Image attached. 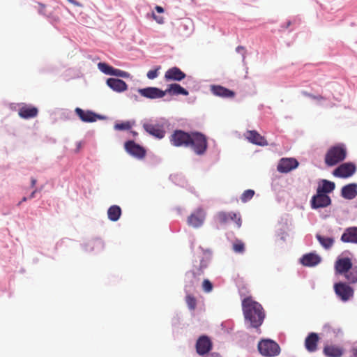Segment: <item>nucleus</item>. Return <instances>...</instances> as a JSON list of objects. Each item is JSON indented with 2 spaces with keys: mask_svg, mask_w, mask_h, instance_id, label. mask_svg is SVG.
I'll return each instance as SVG.
<instances>
[{
  "mask_svg": "<svg viewBox=\"0 0 357 357\" xmlns=\"http://www.w3.org/2000/svg\"><path fill=\"white\" fill-rule=\"evenodd\" d=\"M242 310L245 319L250 323V326L259 328L265 318L261 305L251 297H247L242 301Z\"/></svg>",
  "mask_w": 357,
  "mask_h": 357,
  "instance_id": "1",
  "label": "nucleus"
},
{
  "mask_svg": "<svg viewBox=\"0 0 357 357\" xmlns=\"http://www.w3.org/2000/svg\"><path fill=\"white\" fill-rule=\"evenodd\" d=\"M347 150L344 144H337L331 146L324 157V162L328 167H333L345 160Z\"/></svg>",
  "mask_w": 357,
  "mask_h": 357,
  "instance_id": "2",
  "label": "nucleus"
},
{
  "mask_svg": "<svg viewBox=\"0 0 357 357\" xmlns=\"http://www.w3.org/2000/svg\"><path fill=\"white\" fill-rule=\"evenodd\" d=\"M191 139L189 144L192 151L199 155H204L208 148L207 137L199 132H191Z\"/></svg>",
  "mask_w": 357,
  "mask_h": 357,
  "instance_id": "3",
  "label": "nucleus"
},
{
  "mask_svg": "<svg viewBox=\"0 0 357 357\" xmlns=\"http://www.w3.org/2000/svg\"><path fill=\"white\" fill-rule=\"evenodd\" d=\"M165 126L166 123L164 121H150L143 124L146 132L160 139L165 136Z\"/></svg>",
  "mask_w": 357,
  "mask_h": 357,
  "instance_id": "4",
  "label": "nucleus"
},
{
  "mask_svg": "<svg viewBox=\"0 0 357 357\" xmlns=\"http://www.w3.org/2000/svg\"><path fill=\"white\" fill-rule=\"evenodd\" d=\"M258 350L264 356L273 357L280 352L278 344L271 340H263L258 343Z\"/></svg>",
  "mask_w": 357,
  "mask_h": 357,
  "instance_id": "5",
  "label": "nucleus"
},
{
  "mask_svg": "<svg viewBox=\"0 0 357 357\" xmlns=\"http://www.w3.org/2000/svg\"><path fill=\"white\" fill-rule=\"evenodd\" d=\"M191 132H186L181 130H176L171 135L169 141L172 145L176 147H189L191 139Z\"/></svg>",
  "mask_w": 357,
  "mask_h": 357,
  "instance_id": "6",
  "label": "nucleus"
},
{
  "mask_svg": "<svg viewBox=\"0 0 357 357\" xmlns=\"http://www.w3.org/2000/svg\"><path fill=\"white\" fill-rule=\"evenodd\" d=\"M334 291L336 295L344 302L349 301L354 296L353 288L344 282L335 283Z\"/></svg>",
  "mask_w": 357,
  "mask_h": 357,
  "instance_id": "7",
  "label": "nucleus"
},
{
  "mask_svg": "<svg viewBox=\"0 0 357 357\" xmlns=\"http://www.w3.org/2000/svg\"><path fill=\"white\" fill-rule=\"evenodd\" d=\"M356 167L352 162H345L334 169L333 174L338 178H348L351 176L356 172Z\"/></svg>",
  "mask_w": 357,
  "mask_h": 357,
  "instance_id": "8",
  "label": "nucleus"
},
{
  "mask_svg": "<svg viewBox=\"0 0 357 357\" xmlns=\"http://www.w3.org/2000/svg\"><path fill=\"white\" fill-rule=\"evenodd\" d=\"M206 215V213L202 208H197L188 218V225L195 228L200 227L204 222Z\"/></svg>",
  "mask_w": 357,
  "mask_h": 357,
  "instance_id": "9",
  "label": "nucleus"
},
{
  "mask_svg": "<svg viewBox=\"0 0 357 357\" xmlns=\"http://www.w3.org/2000/svg\"><path fill=\"white\" fill-rule=\"evenodd\" d=\"M124 146L129 154L138 159H143L146 155V150L134 141L129 140L126 142Z\"/></svg>",
  "mask_w": 357,
  "mask_h": 357,
  "instance_id": "10",
  "label": "nucleus"
},
{
  "mask_svg": "<svg viewBox=\"0 0 357 357\" xmlns=\"http://www.w3.org/2000/svg\"><path fill=\"white\" fill-rule=\"evenodd\" d=\"M213 347V343L206 335L200 336L196 342V351L199 355L203 356L208 353Z\"/></svg>",
  "mask_w": 357,
  "mask_h": 357,
  "instance_id": "11",
  "label": "nucleus"
},
{
  "mask_svg": "<svg viewBox=\"0 0 357 357\" xmlns=\"http://www.w3.org/2000/svg\"><path fill=\"white\" fill-rule=\"evenodd\" d=\"M217 219L219 222L222 224L227 223L229 220H233L235 222L238 228H240L242 225V220L238 213L234 212H225L220 211L217 214Z\"/></svg>",
  "mask_w": 357,
  "mask_h": 357,
  "instance_id": "12",
  "label": "nucleus"
},
{
  "mask_svg": "<svg viewBox=\"0 0 357 357\" xmlns=\"http://www.w3.org/2000/svg\"><path fill=\"white\" fill-rule=\"evenodd\" d=\"M310 203L312 208H325L331 205V199L327 195L317 192V194L312 197Z\"/></svg>",
  "mask_w": 357,
  "mask_h": 357,
  "instance_id": "13",
  "label": "nucleus"
},
{
  "mask_svg": "<svg viewBox=\"0 0 357 357\" xmlns=\"http://www.w3.org/2000/svg\"><path fill=\"white\" fill-rule=\"evenodd\" d=\"M298 166V162L291 158H283L280 159L277 169L281 173H288Z\"/></svg>",
  "mask_w": 357,
  "mask_h": 357,
  "instance_id": "14",
  "label": "nucleus"
},
{
  "mask_svg": "<svg viewBox=\"0 0 357 357\" xmlns=\"http://www.w3.org/2000/svg\"><path fill=\"white\" fill-rule=\"evenodd\" d=\"M138 92L142 96L150 99L160 98L165 96V91L156 87L140 89Z\"/></svg>",
  "mask_w": 357,
  "mask_h": 357,
  "instance_id": "15",
  "label": "nucleus"
},
{
  "mask_svg": "<svg viewBox=\"0 0 357 357\" xmlns=\"http://www.w3.org/2000/svg\"><path fill=\"white\" fill-rule=\"evenodd\" d=\"M185 77V73L177 67H172L168 69L165 74L166 81H181Z\"/></svg>",
  "mask_w": 357,
  "mask_h": 357,
  "instance_id": "16",
  "label": "nucleus"
},
{
  "mask_svg": "<svg viewBox=\"0 0 357 357\" xmlns=\"http://www.w3.org/2000/svg\"><path fill=\"white\" fill-rule=\"evenodd\" d=\"M352 262L348 257L338 259L335 264V272L337 274L344 275L352 267Z\"/></svg>",
  "mask_w": 357,
  "mask_h": 357,
  "instance_id": "17",
  "label": "nucleus"
},
{
  "mask_svg": "<svg viewBox=\"0 0 357 357\" xmlns=\"http://www.w3.org/2000/svg\"><path fill=\"white\" fill-rule=\"evenodd\" d=\"M211 91L216 96L225 98H232L235 96V93L220 85H212Z\"/></svg>",
  "mask_w": 357,
  "mask_h": 357,
  "instance_id": "18",
  "label": "nucleus"
},
{
  "mask_svg": "<svg viewBox=\"0 0 357 357\" xmlns=\"http://www.w3.org/2000/svg\"><path fill=\"white\" fill-rule=\"evenodd\" d=\"M75 112L84 122H95L98 119H100L99 115L89 110L84 111L81 108L77 107Z\"/></svg>",
  "mask_w": 357,
  "mask_h": 357,
  "instance_id": "19",
  "label": "nucleus"
},
{
  "mask_svg": "<svg viewBox=\"0 0 357 357\" xmlns=\"http://www.w3.org/2000/svg\"><path fill=\"white\" fill-rule=\"evenodd\" d=\"M341 241L344 243L357 244V227L347 228L341 236Z\"/></svg>",
  "mask_w": 357,
  "mask_h": 357,
  "instance_id": "20",
  "label": "nucleus"
},
{
  "mask_svg": "<svg viewBox=\"0 0 357 357\" xmlns=\"http://www.w3.org/2000/svg\"><path fill=\"white\" fill-rule=\"evenodd\" d=\"M246 138L252 144L259 146H266L268 142L264 137L261 136L255 130H249L246 133Z\"/></svg>",
  "mask_w": 357,
  "mask_h": 357,
  "instance_id": "21",
  "label": "nucleus"
},
{
  "mask_svg": "<svg viewBox=\"0 0 357 357\" xmlns=\"http://www.w3.org/2000/svg\"><path fill=\"white\" fill-rule=\"evenodd\" d=\"M321 257L314 253L304 255L300 259L301 263L305 266H314L321 262Z\"/></svg>",
  "mask_w": 357,
  "mask_h": 357,
  "instance_id": "22",
  "label": "nucleus"
},
{
  "mask_svg": "<svg viewBox=\"0 0 357 357\" xmlns=\"http://www.w3.org/2000/svg\"><path fill=\"white\" fill-rule=\"evenodd\" d=\"M38 110L36 107L24 105L19 109V116L25 119L34 118L38 115Z\"/></svg>",
  "mask_w": 357,
  "mask_h": 357,
  "instance_id": "23",
  "label": "nucleus"
},
{
  "mask_svg": "<svg viewBox=\"0 0 357 357\" xmlns=\"http://www.w3.org/2000/svg\"><path fill=\"white\" fill-rule=\"evenodd\" d=\"M107 84L112 90L119 93L125 91L128 89L127 84L123 80L119 79L109 78L107 80Z\"/></svg>",
  "mask_w": 357,
  "mask_h": 357,
  "instance_id": "24",
  "label": "nucleus"
},
{
  "mask_svg": "<svg viewBox=\"0 0 357 357\" xmlns=\"http://www.w3.org/2000/svg\"><path fill=\"white\" fill-rule=\"evenodd\" d=\"M319 340L318 335L315 333H310L305 340V347L310 352H314L317 349V343Z\"/></svg>",
  "mask_w": 357,
  "mask_h": 357,
  "instance_id": "25",
  "label": "nucleus"
},
{
  "mask_svg": "<svg viewBox=\"0 0 357 357\" xmlns=\"http://www.w3.org/2000/svg\"><path fill=\"white\" fill-rule=\"evenodd\" d=\"M342 196L347 199H352L357 196V184L350 183L344 185L341 190Z\"/></svg>",
  "mask_w": 357,
  "mask_h": 357,
  "instance_id": "26",
  "label": "nucleus"
},
{
  "mask_svg": "<svg viewBox=\"0 0 357 357\" xmlns=\"http://www.w3.org/2000/svg\"><path fill=\"white\" fill-rule=\"evenodd\" d=\"M335 185L334 182L323 179L319 183L317 191V193H322L326 195L334 190Z\"/></svg>",
  "mask_w": 357,
  "mask_h": 357,
  "instance_id": "27",
  "label": "nucleus"
},
{
  "mask_svg": "<svg viewBox=\"0 0 357 357\" xmlns=\"http://www.w3.org/2000/svg\"><path fill=\"white\" fill-rule=\"evenodd\" d=\"M324 354L328 357H341L343 354V349L335 345H326L324 348Z\"/></svg>",
  "mask_w": 357,
  "mask_h": 357,
  "instance_id": "28",
  "label": "nucleus"
},
{
  "mask_svg": "<svg viewBox=\"0 0 357 357\" xmlns=\"http://www.w3.org/2000/svg\"><path fill=\"white\" fill-rule=\"evenodd\" d=\"M165 94L169 93L171 95H179L182 94L184 96L188 95V91L183 88L181 85L178 84H172L169 86L168 89H167L165 91Z\"/></svg>",
  "mask_w": 357,
  "mask_h": 357,
  "instance_id": "29",
  "label": "nucleus"
},
{
  "mask_svg": "<svg viewBox=\"0 0 357 357\" xmlns=\"http://www.w3.org/2000/svg\"><path fill=\"white\" fill-rule=\"evenodd\" d=\"M121 215V209L117 205L110 206L107 210L108 218L113 222L117 221Z\"/></svg>",
  "mask_w": 357,
  "mask_h": 357,
  "instance_id": "30",
  "label": "nucleus"
},
{
  "mask_svg": "<svg viewBox=\"0 0 357 357\" xmlns=\"http://www.w3.org/2000/svg\"><path fill=\"white\" fill-rule=\"evenodd\" d=\"M207 267V262L204 260H202L200 262V266L199 267H195L193 270H192L189 273L192 275V277L196 280H199L200 276L204 274V269Z\"/></svg>",
  "mask_w": 357,
  "mask_h": 357,
  "instance_id": "31",
  "label": "nucleus"
},
{
  "mask_svg": "<svg viewBox=\"0 0 357 357\" xmlns=\"http://www.w3.org/2000/svg\"><path fill=\"white\" fill-rule=\"evenodd\" d=\"M316 238L319 242V243L325 248V249H330L333 243H334V239L333 238L330 237H324L321 236L320 234H317Z\"/></svg>",
  "mask_w": 357,
  "mask_h": 357,
  "instance_id": "32",
  "label": "nucleus"
},
{
  "mask_svg": "<svg viewBox=\"0 0 357 357\" xmlns=\"http://www.w3.org/2000/svg\"><path fill=\"white\" fill-rule=\"evenodd\" d=\"M346 280L349 283H356L357 282V266H352L347 273L344 275Z\"/></svg>",
  "mask_w": 357,
  "mask_h": 357,
  "instance_id": "33",
  "label": "nucleus"
},
{
  "mask_svg": "<svg viewBox=\"0 0 357 357\" xmlns=\"http://www.w3.org/2000/svg\"><path fill=\"white\" fill-rule=\"evenodd\" d=\"M232 250L236 253L243 254L245 250V243L239 239H236L232 245Z\"/></svg>",
  "mask_w": 357,
  "mask_h": 357,
  "instance_id": "34",
  "label": "nucleus"
},
{
  "mask_svg": "<svg viewBox=\"0 0 357 357\" xmlns=\"http://www.w3.org/2000/svg\"><path fill=\"white\" fill-rule=\"evenodd\" d=\"M98 68L105 74L112 75L113 67L109 66L105 63H99L98 64Z\"/></svg>",
  "mask_w": 357,
  "mask_h": 357,
  "instance_id": "35",
  "label": "nucleus"
},
{
  "mask_svg": "<svg viewBox=\"0 0 357 357\" xmlns=\"http://www.w3.org/2000/svg\"><path fill=\"white\" fill-rule=\"evenodd\" d=\"M255 195V191L253 190H246L241 195V199L243 202H247L250 200Z\"/></svg>",
  "mask_w": 357,
  "mask_h": 357,
  "instance_id": "36",
  "label": "nucleus"
},
{
  "mask_svg": "<svg viewBox=\"0 0 357 357\" xmlns=\"http://www.w3.org/2000/svg\"><path fill=\"white\" fill-rule=\"evenodd\" d=\"M185 302L190 310H195L197 305V301L192 295H187L185 297Z\"/></svg>",
  "mask_w": 357,
  "mask_h": 357,
  "instance_id": "37",
  "label": "nucleus"
},
{
  "mask_svg": "<svg viewBox=\"0 0 357 357\" xmlns=\"http://www.w3.org/2000/svg\"><path fill=\"white\" fill-rule=\"evenodd\" d=\"M131 124L129 121L116 123L114 125V129L116 130H126L131 128Z\"/></svg>",
  "mask_w": 357,
  "mask_h": 357,
  "instance_id": "38",
  "label": "nucleus"
},
{
  "mask_svg": "<svg viewBox=\"0 0 357 357\" xmlns=\"http://www.w3.org/2000/svg\"><path fill=\"white\" fill-rule=\"evenodd\" d=\"M213 286L212 283L208 279L204 280L202 283V289L205 292H211L213 290Z\"/></svg>",
  "mask_w": 357,
  "mask_h": 357,
  "instance_id": "39",
  "label": "nucleus"
},
{
  "mask_svg": "<svg viewBox=\"0 0 357 357\" xmlns=\"http://www.w3.org/2000/svg\"><path fill=\"white\" fill-rule=\"evenodd\" d=\"M160 68L161 67L159 66L156 68L148 71L147 75H146L147 77L149 79H153L156 78L158 76V70L160 69Z\"/></svg>",
  "mask_w": 357,
  "mask_h": 357,
  "instance_id": "40",
  "label": "nucleus"
},
{
  "mask_svg": "<svg viewBox=\"0 0 357 357\" xmlns=\"http://www.w3.org/2000/svg\"><path fill=\"white\" fill-rule=\"evenodd\" d=\"M112 75L126 78L129 76V74L119 69L113 68Z\"/></svg>",
  "mask_w": 357,
  "mask_h": 357,
  "instance_id": "41",
  "label": "nucleus"
},
{
  "mask_svg": "<svg viewBox=\"0 0 357 357\" xmlns=\"http://www.w3.org/2000/svg\"><path fill=\"white\" fill-rule=\"evenodd\" d=\"M303 94L306 96V97H308V98H310L313 100H325V98L321 95H319V96H314L312 93H310L307 91H303L302 92Z\"/></svg>",
  "mask_w": 357,
  "mask_h": 357,
  "instance_id": "42",
  "label": "nucleus"
},
{
  "mask_svg": "<svg viewBox=\"0 0 357 357\" xmlns=\"http://www.w3.org/2000/svg\"><path fill=\"white\" fill-rule=\"evenodd\" d=\"M236 51L238 53H241L243 54V59H245V49L244 47L243 46H238L236 48Z\"/></svg>",
  "mask_w": 357,
  "mask_h": 357,
  "instance_id": "43",
  "label": "nucleus"
},
{
  "mask_svg": "<svg viewBox=\"0 0 357 357\" xmlns=\"http://www.w3.org/2000/svg\"><path fill=\"white\" fill-rule=\"evenodd\" d=\"M155 10H156V11H157L158 13H163V12H164V9H163V8H162V7H161V6H155Z\"/></svg>",
  "mask_w": 357,
  "mask_h": 357,
  "instance_id": "44",
  "label": "nucleus"
},
{
  "mask_svg": "<svg viewBox=\"0 0 357 357\" xmlns=\"http://www.w3.org/2000/svg\"><path fill=\"white\" fill-rule=\"evenodd\" d=\"M206 357H221V356L218 353L213 352Z\"/></svg>",
  "mask_w": 357,
  "mask_h": 357,
  "instance_id": "45",
  "label": "nucleus"
},
{
  "mask_svg": "<svg viewBox=\"0 0 357 357\" xmlns=\"http://www.w3.org/2000/svg\"><path fill=\"white\" fill-rule=\"evenodd\" d=\"M153 16L154 17V19L159 23V24H162L163 22V20H162V17H159V18H157L155 15V14L153 13Z\"/></svg>",
  "mask_w": 357,
  "mask_h": 357,
  "instance_id": "46",
  "label": "nucleus"
},
{
  "mask_svg": "<svg viewBox=\"0 0 357 357\" xmlns=\"http://www.w3.org/2000/svg\"><path fill=\"white\" fill-rule=\"evenodd\" d=\"M36 183V179L34 178H31V187H34Z\"/></svg>",
  "mask_w": 357,
  "mask_h": 357,
  "instance_id": "47",
  "label": "nucleus"
},
{
  "mask_svg": "<svg viewBox=\"0 0 357 357\" xmlns=\"http://www.w3.org/2000/svg\"><path fill=\"white\" fill-rule=\"evenodd\" d=\"M36 192V190H33V191L31 193V195H30V196H29V199H32V198H33V197H35Z\"/></svg>",
  "mask_w": 357,
  "mask_h": 357,
  "instance_id": "48",
  "label": "nucleus"
},
{
  "mask_svg": "<svg viewBox=\"0 0 357 357\" xmlns=\"http://www.w3.org/2000/svg\"><path fill=\"white\" fill-rule=\"evenodd\" d=\"M353 354L354 357H357V347L353 349Z\"/></svg>",
  "mask_w": 357,
  "mask_h": 357,
  "instance_id": "49",
  "label": "nucleus"
},
{
  "mask_svg": "<svg viewBox=\"0 0 357 357\" xmlns=\"http://www.w3.org/2000/svg\"><path fill=\"white\" fill-rule=\"evenodd\" d=\"M27 200V198L26 197H24L21 202H20L17 204V206H20L22 202H26Z\"/></svg>",
  "mask_w": 357,
  "mask_h": 357,
  "instance_id": "50",
  "label": "nucleus"
},
{
  "mask_svg": "<svg viewBox=\"0 0 357 357\" xmlns=\"http://www.w3.org/2000/svg\"><path fill=\"white\" fill-rule=\"evenodd\" d=\"M68 2L74 4V5H77V2L75 1V0H67Z\"/></svg>",
  "mask_w": 357,
  "mask_h": 357,
  "instance_id": "51",
  "label": "nucleus"
}]
</instances>
